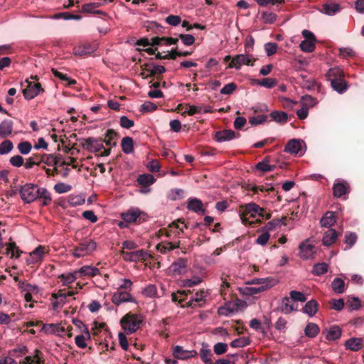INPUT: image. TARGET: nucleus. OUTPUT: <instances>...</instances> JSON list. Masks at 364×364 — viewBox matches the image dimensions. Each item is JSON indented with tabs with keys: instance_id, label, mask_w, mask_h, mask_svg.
<instances>
[{
	"instance_id": "nucleus-32",
	"label": "nucleus",
	"mask_w": 364,
	"mask_h": 364,
	"mask_svg": "<svg viewBox=\"0 0 364 364\" xmlns=\"http://www.w3.org/2000/svg\"><path fill=\"white\" fill-rule=\"evenodd\" d=\"M253 81L256 85L268 89L273 88L277 84V79L270 77L263 78L261 80L255 79Z\"/></svg>"
},
{
	"instance_id": "nucleus-30",
	"label": "nucleus",
	"mask_w": 364,
	"mask_h": 364,
	"mask_svg": "<svg viewBox=\"0 0 364 364\" xmlns=\"http://www.w3.org/2000/svg\"><path fill=\"white\" fill-rule=\"evenodd\" d=\"M186 266V259L180 258L171 264L170 269L172 273H182L185 271Z\"/></svg>"
},
{
	"instance_id": "nucleus-42",
	"label": "nucleus",
	"mask_w": 364,
	"mask_h": 364,
	"mask_svg": "<svg viewBox=\"0 0 364 364\" xmlns=\"http://www.w3.org/2000/svg\"><path fill=\"white\" fill-rule=\"evenodd\" d=\"M333 290L337 294H342L345 291L346 284L344 281L341 278H336L331 284Z\"/></svg>"
},
{
	"instance_id": "nucleus-35",
	"label": "nucleus",
	"mask_w": 364,
	"mask_h": 364,
	"mask_svg": "<svg viewBox=\"0 0 364 364\" xmlns=\"http://www.w3.org/2000/svg\"><path fill=\"white\" fill-rule=\"evenodd\" d=\"M319 327L314 323H309L304 330L305 335L309 338H314L319 333Z\"/></svg>"
},
{
	"instance_id": "nucleus-43",
	"label": "nucleus",
	"mask_w": 364,
	"mask_h": 364,
	"mask_svg": "<svg viewBox=\"0 0 364 364\" xmlns=\"http://www.w3.org/2000/svg\"><path fill=\"white\" fill-rule=\"evenodd\" d=\"M282 311L284 314H290L294 311L296 310L294 304H291L290 298L285 296L282 300Z\"/></svg>"
},
{
	"instance_id": "nucleus-22",
	"label": "nucleus",
	"mask_w": 364,
	"mask_h": 364,
	"mask_svg": "<svg viewBox=\"0 0 364 364\" xmlns=\"http://www.w3.org/2000/svg\"><path fill=\"white\" fill-rule=\"evenodd\" d=\"M338 237L336 230L330 228L326 231L322 238V243L325 246H330L333 244Z\"/></svg>"
},
{
	"instance_id": "nucleus-16",
	"label": "nucleus",
	"mask_w": 364,
	"mask_h": 364,
	"mask_svg": "<svg viewBox=\"0 0 364 364\" xmlns=\"http://www.w3.org/2000/svg\"><path fill=\"white\" fill-rule=\"evenodd\" d=\"M187 209L192 212L201 213L203 215L205 213L202 200L196 198H189L188 199Z\"/></svg>"
},
{
	"instance_id": "nucleus-57",
	"label": "nucleus",
	"mask_w": 364,
	"mask_h": 364,
	"mask_svg": "<svg viewBox=\"0 0 364 364\" xmlns=\"http://www.w3.org/2000/svg\"><path fill=\"white\" fill-rule=\"evenodd\" d=\"M264 49L267 56H271L276 53L278 49V45L274 42H267L264 45Z\"/></svg>"
},
{
	"instance_id": "nucleus-7",
	"label": "nucleus",
	"mask_w": 364,
	"mask_h": 364,
	"mask_svg": "<svg viewBox=\"0 0 364 364\" xmlns=\"http://www.w3.org/2000/svg\"><path fill=\"white\" fill-rule=\"evenodd\" d=\"M26 84L25 87L22 89V92L24 98L27 100L33 99L43 90L38 83L27 80Z\"/></svg>"
},
{
	"instance_id": "nucleus-6",
	"label": "nucleus",
	"mask_w": 364,
	"mask_h": 364,
	"mask_svg": "<svg viewBox=\"0 0 364 364\" xmlns=\"http://www.w3.org/2000/svg\"><path fill=\"white\" fill-rule=\"evenodd\" d=\"M97 247V243L92 240H85L77 246L73 252L75 257H82L93 252Z\"/></svg>"
},
{
	"instance_id": "nucleus-39",
	"label": "nucleus",
	"mask_w": 364,
	"mask_h": 364,
	"mask_svg": "<svg viewBox=\"0 0 364 364\" xmlns=\"http://www.w3.org/2000/svg\"><path fill=\"white\" fill-rule=\"evenodd\" d=\"M41 354V350L36 349L35 350V355L33 357L31 356H26L23 361L21 363L23 364H33V363H36L37 364H44V360H41L40 358V355Z\"/></svg>"
},
{
	"instance_id": "nucleus-23",
	"label": "nucleus",
	"mask_w": 364,
	"mask_h": 364,
	"mask_svg": "<svg viewBox=\"0 0 364 364\" xmlns=\"http://www.w3.org/2000/svg\"><path fill=\"white\" fill-rule=\"evenodd\" d=\"M318 309V301L315 299H311L306 303L302 311L309 316H313L317 313Z\"/></svg>"
},
{
	"instance_id": "nucleus-14",
	"label": "nucleus",
	"mask_w": 364,
	"mask_h": 364,
	"mask_svg": "<svg viewBox=\"0 0 364 364\" xmlns=\"http://www.w3.org/2000/svg\"><path fill=\"white\" fill-rule=\"evenodd\" d=\"M341 11V6L339 4L335 2L326 3L322 5L320 12L329 16H333L338 14Z\"/></svg>"
},
{
	"instance_id": "nucleus-51",
	"label": "nucleus",
	"mask_w": 364,
	"mask_h": 364,
	"mask_svg": "<svg viewBox=\"0 0 364 364\" xmlns=\"http://www.w3.org/2000/svg\"><path fill=\"white\" fill-rule=\"evenodd\" d=\"M250 344V339L247 337H240L233 340L230 343L232 348H242Z\"/></svg>"
},
{
	"instance_id": "nucleus-62",
	"label": "nucleus",
	"mask_w": 364,
	"mask_h": 364,
	"mask_svg": "<svg viewBox=\"0 0 364 364\" xmlns=\"http://www.w3.org/2000/svg\"><path fill=\"white\" fill-rule=\"evenodd\" d=\"M72 188L71 186L69 184H66L63 182L57 183L54 186V190L58 193H65L70 191Z\"/></svg>"
},
{
	"instance_id": "nucleus-40",
	"label": "nucleus",
	"mask_w": 364,
	"mask_h": 364,
	"mask_svg": "<svg viewBox=\"0 0 364 364\" xmlns=\"http://www.w3.org/2000/svg\"><path fill=\"white\" fill-rule=\"evenodd\" d=\"M190 293V290H178L177 292H173L171 294V299L173 302H178L179 304H181L186 299L188 294Z\"/></svg>"
},
{
	"instance_id": "nucleus-28",
	"label": "nucleus",
	"mask_w": 364,
	"mask_h": 364,
	"mask_svg": "<svg viewBox=\"0 0 364 364\" xmlns=\"http://www.w3.org/2000/svg\"><path fill=\"white\" fill-rule=\"evenodd\" d=\"M326 332V337L328 341H336L341 336V329L338 326H333L329 330H326L323 333Z\"/></svg>"
},
{
	"instance_id": "nucleus-60",
	"label": "nucleus",
	"mask_w": 364,
	"mask_h": 364,
	"mask_svg": "<svg viewBox=\"0 0 364 364\" xmlns=\"http://www.w3.org/2000/svg\"><path fill=\"white\" fill-rule=\"evenodd\" d=\"M289 296L294 301L305 302L306 301V296L301 291L295 290L291 291L289 292Z\"/></svg>"
},
{
	"instance_id": "nucleus-2",
	"label": "nucleus",
	"mask_w": 364,
	"mask_h": 364,
	"mask_svg": "<svg viewBox=\"0 0 364 364\" xmlns=\"http://www.w3.org/2000/svg\"><path fill=\"white\" fill-rule=\"evenodd\" d=\"M278 282L279 279L276 277L253 279L247 284H252L254 287H246L245 294L253 296L274 287Z\"/></svg>"
},
{
	"instance_id": "nucleus-61",
	"label": "nucleus",
	"mask_w": 364,
	"mask_h": 364,
	"mask_svg": "<svg viewBox=\"0 0 364 364\" xmlns=\"http://www.w3.org/2000/svg\"><path fill=\"white\" fill-rule=\"evenodd\" d=\"M301 102L305 107H314L316 105L317 101L315 98L309 95H306L301 97Z\"/></svg>"
},
{
	"instance_id": "nucleus-44",
	"label": "nucleus",
	"mask_w": 364,
	"mask_h": 364,
	"mask_svg": "<svg viewBox=\"0 0 364 364\" xmlns=\"http://www.w3.org/2000/svg\"><path fill=\"white\" fill-rule=\"evenodd\" d=\"M274 168L275 166L269 164L268 157L264 158L262 161L257 163L256 165V169L262 172L272 171Z\"/></svg>"
},
{
	"instance_id": "nucleus-3",
	"label": "nucleus",
	"mask_w": 364,
	"mask_h": 364,
	"mask_svg": "<svg viewBox=\"0 0 364 364\" xmlns=\"http://www.w3.org/2000/svg\"><path fill=\"white\" fill-rule=\"evenodd\" d=\"M141 320L136 314H127L120 321V324L124 331L127 333H134L141 323Z\"/></svg>"
},
{
	"instance_id": "nucleus-46",
	"label": "nucleus",
	"mask_w": 364,
	"mask_h": 364,
	"mask_svg": "<svg viewBox=\"0 0 364 364\" xmlns=\"http://www.w3.org/2000/svg\"><path fill=\"white\" fill-rule=\"evenodd\" d=\"M357 241V235L355 232H348L345 235L344 242L346 244L345 250L350 249Z\"/></svg>"
},
{
	"instance_id": "nucleus-24",
	"label": "nucleus",
	"mask_w": 364,
	"mask_h": 364,
	"mask_svg": "<svg viewBox=\"0 0 364 364\" xmlns=\"http://www.w3.org/2000/svg\"><path fill=\"white\" fill-rule=\"evenodd\" d=\"M147 252L143 250H138L136 251L127 252L124 257L127 260L135 262L144 259L147 256Z\"/></svg>"
},
{
	"instance_id": "nucleus-33",
	"label": "nucleus",
	"mask_w": 364,
	"mask_h": 364,
	"mask_svg": "<svg viewBox=\"0 0 364 364\" xmlns=\"http://www.w3.org/2000/svg\"><path fill=\"white\" fill-rule=\"evenodd\" d=\"M146 70L149 72V75L146 76V78L149 76H154L156 74H163L166 71V68L161 65L146 64Z\"/></svg>"
},
{
	"instance_id": "nucleus-8",
	"label": "nucleus",
	"mask_w": 364,
	"mask_h": 364,
	"mask_svg": "<svg viewBox=\"0 0 364 364\" xmlns=\"http://www.w3.org/2000/svg\"><path fill=\"white\" fill-rule=\"evenodd\" d=\"M350 192L349 186L343 180L336 179L333 186V195L336 198H341Z\"/></svg>"
},
{
	"instance_id": "nucleus-56",
	"label": "nucleus",
	"mask_w": 364,
	"mask_h": 364,
	"mask_svg": "<svg viewBox=\"0 0 364 364\" xmlns=\"http://www.w3.org/2000/svg\"><path fill=\"white\" fill-rule=\"evenodd\" d=\"M329 265L326 262H318L313 266L311 273H327Z\"/></svg>"
},
{
	"instance_id": "nucleus-9",
	"label": "nucleus",
	"mask_w": 364,
	"mask_h": 364,
	"mask_svg": "<svg viewBox=\"0 0 364 364\" xmlns=\"http://www.w3.org/2000/svg\"><path fill=\"white\" fill-rule=\"evenodd\" d=\"M82 146L84 149L91 153H95L104 149L103 143L95 137L87 138Z\"/></svg>"
},
{
	"instance_id": "nucleus-38",
	"label": "nucleus",
	"mask_w": 364,
	"mask_h": 364,
	"mask_svg": "<svg viewBox=\"0 0 364 364\" xmlns=\"http://www.w3.org/2000/svg\"><path fill=\"white\" fill-rule=\"evenodd\" d=\"M52 19H60L63 18L64 20H76L79 21L82 19V16L80 15L72 14L68 12H61L55 14L51 16Z\"/></svg>"
},
{
	"instance_id": "nucleus-12",
	"label": "nucleus",
	"mask_w": 364,
	"mask_h": 364,
	"mask_svg": "<svg viewBox=\"0 0 364 364\" xmlns=\"http://www.w3.org/2000/svg\"><path fill=\"white\" fill-rule=\"evenodd\" d=\"M173 355L177 359L185 360L196 356L198 353L195 350H184L183 347L180 346H176L173 347Z\"/></svg>"
},
{
	"instance_id": "nucleus-34",
	"label": "nucleus",
	"mask_w": 364,
	"mask_h": 364,
	"mask_svg": "<svg viewBox=\"0 0 364 364\" xmlns=\"http://www.w3.org/2000/svg\"><path fill=\"white\" fill-rule=\"evenodd\" d=\"M105 139L103 142L107 146H115L117 143L114 141L117 137V133L113 129H108L105 134Z\"/></svg>"
},
{
	"instance_id": "nucleus-36",
	"label": "nucleus",
	"mask_w": 364,
	"mask_h": 364,
	"mask_svg": "<svg viewBox=\"0 0 364 364\" xmlns=\"http://www.w3.org/2000/svg\"><path fill=\"white\" fill-rule=\"evenodd\" d=\"M178 244L175 245L171 242H163L157 245L156 248L159 252L161 253L165 254L168 252H170L177 247H178Z\"/></svg>"
},
{
	"instance_id": "nucleus-31",
	"label": "nucleus",
	"mask_w": 364,
	"mask_h": 364,
	"mask_svg": "<svg viewBox=\"0 0 364 364\" xmlns=\"http://www.w3.org/2000/svg\"><path fill=\"white\" fill-rule=\"evenodd\" d=\"M346 348L353 351H357L362 348L363 341L361 338H351L346 341L345 343Z\"/></svg>"
},
{
	"instance_id": "nucleus-1",
	"label": "nucleus",
	"mask_w": 364,
	"mask_h": 364,
	"mask_svg": "<svg viewBox=\"0 0 364 364\" xmlns=\"http://www.w3.org/2000/svg\"><path fill=\"white\" fill-rule=\"evenodd\" d=\"M19 193L21 200L25 203H31L36 199H39L42 206H47L52 201L50 193L46 188L39 187L33 183H26L21 186Z\"/></svg>"
},
{
	"instance_id": "nucleus-54",
	"label": "nucleus",
	"mask_w": 364,
	"mask_h": 364,
	"mask_svg": "<svg viewBox=\"0 0 364 364\" xmlns=\"http://www.w3.org/2000/svg\"><path fill=\"white\" fill-rule=\"evenodd\" d=\"M85 203V198L81 195H70L68 198V203L71 206H78Z\"/></svg>"
},
{
	"instance_id": "nucleus-18",
	"label": "nucleus",
	"mask_w": 364,
	"mask_h": 364,
	"mask_svg": "<svg viewBox=\"0 0 364 364\" xmlns=\"http://www.w3.org/2000/svg\"><path fill=\"white\" fill-rule=\"evenodd\" d=\"M235 137L236 136L235 132L231 129L218 131L215 133V139L218 142L228 141Z\"/></svg>"
},
{
	"instance_id": "nucleus-63",
	"label": "nucleus",
	"mask_w": 364,
	"mask_h": 364,
	"mask_svg": "<svg viewBox=\"0 0 364 364\" xmlns=\"http://www.w3.org/2000/svg\"><path fill=\"white\" fill-rule=\"evenodd\" d=\"M262 19L264 23L272 24L276 21L277 16L272 12L264 11L262 14Z\"/></svg>"
},
{
	"instance_id": "nucleus-47",
	"label": "nucleus",
	"mask_w": 364,
	"mask_h": 364,
	"mask_svg": "<svg viewBox=\"0 0 364 364\" xmlns=\"http://www.w3.org/2000/svg\"><path fill=\"white\" fill-rule=\"evenodd\" d=\"M245 211L248 213H251L252 216H255V214H259L262 215V213L263 209L257 204L255 203H247L245 206Z\"/></svg>"
},
{
	"instance_id": "nucleus-15",
	"label": "nucleus",
	"mask_w": 364,
	"mask_h": 364,
	"mask_svg": "<svg viewBox=\"0 0 364 364\" xmlns=\"http://www.w3.org/2000/svg\"><path fill=\"white\" fill-rule=\"evenodd\" d=\"M112 301L119 306L123 302H135V299L127 291H117L112 295Z\"/></svg>"
},
{
	"instance_id": "nucleus-19",
	"label": "nucleus",
	"mask_w": 364,
	"mask_h": 364,
	"mask_svg": "<svg viewBox=\"0 0 364 364\" xmlns=\"http://www.w3.org/2000/svg\"><path fill=\"white\" fill-rule=\"evenodd\" d=\"M14 123L11 120L4 119L0 123V136L2 138L10 136L13 131Z\"/></svg>"
},
{
	"instance_id": "nucleus-5",
	"label": "nucleus",
	"mask_w": 364,
	"mask_h": 364,
	"mask_svg": "<svg viewBox=\"0 0 364 364\" xmlns=\"http://www.w3.org/2000/svg\"><path fill=\"white\" fill-rule=\"evenodd\" d=\"M256 59L252 54H238L232 58L231 63L228 65L229 68H235L237 70H240L242 65H253V61Z\"/></svg>"
},
{
	"instance_id": "nucleus-55",
	"label": "nucleus",
	"mask_w": 364,
	"mask_h": 364,
	"mask_svg": "<svg viewBox=\"0 0 364 364\" xmlns=\"http://www.w3.org/2000/svg\"><path fill=\"white\" fill-rule=\"evenodd\" d=\"M17 148L21 154L27 155L31 152L32 149V145L29 141H25L20 142L18 144Z\"/></svg>"
},
{
	"instance_id": "nucleus-25",
	"label": "nucleus",
	"mask_w": 364,
	"mask_h": 364,
	"mask_svg": "<svg viewBox=\"0 0 364 364\" xmlns=\"http://www.w3.org/2000/svg\"><path fill=\"white\" fill-rule=\"evenodd\" d=\"M269 115L274 122L280 124H285L288 121V114L283 111L274 110Z\"/></svg>"
},
{
	"instance_id": "nucleus-59",
	"label": "nucleus",
	"mask_w": 364,
	"mask_h": 364,
	"mask_svg": "<svg viewBox=\"0 0 364 364\" xmlns=\"http://www.w3.org/2000/svg\"><path fill=\"white\" fill-rule=\"evenodd\" d=\"M157 109V105L150 101L144 102L140 107L139 111L141 112H153Z\"/></svg>"
},
{
	"instance_id": "nucleus-29",
	"label": "nucleus",
	"mask_w": 364,
	"mask_h": 364,
	"mask_svg": "<svg viewBox=\"0 0 364 364\" xmlns=\"http://www.w3.org/2000/svg\"><path fill=\"white\" fill-rule=\"evenodd\" d=\"M200 359L204 362L205 364H213L212 356L213 353L210 349L208 348V346L203 345L202 348L198 353Z\"/></svg>"
},
{
	"instance_id": "nucleus-37",
	"label": "nucleus",
	"mask_w": 364,
	"mask_h": 364,
	"mask_svg": "<svg viewBox=\"0 0 364 364\" xmlns=\"http://www.w3.org/2000/svg\"><path fill=\"white\" fill-rule=\"evenodd\" d=\"M343 77V72L337 67L329 69L326 73V77L330 82H332L333 79H339Z\"/></svg>"
},
{
	"instance_id": "nucleus-49",
	"label": "nucleus",
	"mask_w": 364,
	"mask_h": 364,
	"mask_svg": "<svg viewBox=\"0 0 364 364\" xmlns=\"http://www.w3.org/2000/svg\"><path fill=\"white\" fill-rule=\"evenodd\" d=\"M14 149V144L9 139H5L0 143V155H6Z\"/></svg>"
},
{
	"instance_id": "nucleus-20",
	"label": "nucleus",
	"mask_w": 364,
	"mask_h": 364,
	"mask_svg": "<svg viewBox=\"0 0 364 364\" xmlns=\"http://www.w3.org/2000/svg\"><path fill=\"white\" fill-rule=\"evenodd\" d=\"M331 87L333 90L337 92L338 94L344 93L348 88V85L343 77L339 79H333L331 82Z\"/></svg>"
},
{
	"instance_id": "nucleus-10",
	"label": "nucleus",
	"mask_w": 364,
	"mask_h": 364,
	"mask_svg": "<svg viewBox=\"0 0 364 364\" xmlns=\"http://www.w3.org/2000/svg\"><path fill=\"white\" fill-rule=\"evenodd\" d=\"M46 254V247L44 246L39 245L30 252L26 259V262L28 264H36L41 261Z\"/></svg>"
},
{
	"instance_id": "nucleus-53",
	"label": "nucleus",
	"mask_w": 364,
	"mask_h": 364,
	"mask_svg": "<svg viewBox=\"0 0 364 364\" xmlns=\"http://www.w3.org/2000/svg\"><path fill=\"white\" fill-rule=\"evenodd\" d=\"M269 237H270V235H269V232L262 228V230H261L260 235L258 236V237L257 238V240L255 241V243L257 245L264 246L267 243V242L269 239Z\"/></svg>"
},
{
	"instance_id": "nucleus-64",
	"label": "nucleus",
	"mask_w": 364,
	"mask_h": 364,
	"mask_svg": "<svg viewBox=\"0 0 364 364\" xmlns=\"http://www.w3.org/2000/svg\"><path fill=\"white\" fill-rule=\"evenodd\" d=\"M228 348V344L225 343H217L213 346L214 353L217 355H222L227 352Z\"/></svg>"
},
{
	"instance_id": "nucleus-17",
	"label": "nucleus",
	"mask_w": 364,
	"mask_h": 364,
	"mask_svg": "<svg viewBox=\"0 0 364 364\" xmlns=\"http://www.w3.org/2000/svg\"><path fill=\"white\" fill-rule=\"evenodd\" d=\"M96 50L95 45L85 43L75 46L73 48V54L77 56H84L90 55Z\"/></svg>"
},
{
	"instance_id": "nucleus-50",
	"label": "nucleus",
	"mask_w": 364,
	"mask_h": 364,
	"mask_svg": "<svg viewBox=\"0 0 364 364\" xmlns=\"http://www.w3.org/2000/svg\"><path fill=\"white\" fill-rule=\"evenodd\" d=\"M204 301V296L200 295V297H193L189 301H188L186 304H181V308L185 307H192L195 308L196 306H201L202 304L201 302Z\"/></svg>"
},
{
	"instance_id": "nucleus-41",
	"label": "nucleus",
	"mask_w": 364,
	"mask_h": 364,
	"mask_svg": "<svg viewBox=\"0 0 364 364\" xmlns=\"http://www.w3.org/2000/svg\"><path fill=\"white\" fill-rule=\"evenodd\" d=\"M155 181V178L149 173L140 174L137 178V182L142 186L152 185Z\"/></svg>"
},
{
	"instance_id": "nucleus-26",
	"label": "nucleus",
	"mask_w": 364,
	"mask_h": 364,
	"mask_svg": "<svg viewBox=\"0 0 364 364\" xmlns=\"http://www.w3.org/2000/svg\"><path fill=\"white\" fill-rule=\"evenodd\" d=\"M286 218L273 219L269 221L263 228L264 230L268 232L272 231L276 228H280L282 225H286Z\"/></svg>"
},
{
	"instance_id": "nucleus-13",
	"label": "nucleus",
	"mask_w": 364,
	"mask_h": 364,
	"mask_svg": "<svg viewBox=\"0 0 364 364\" xmlns=\"http://www.w3.org/2000/svg\"><path fill=\"white\" fill-rule=\"evenodd\" d=\"M141 214L143 212L138 208L132 207L127 211L122 213L121 217L125 222L132 223L136 222Z\"/></svg>"
},
{
	"instance_id": "nucleus-45",
	"label": "nucleus",
	"mask_w": 364,
	"mask_h": 364,
	"mask_svg": "<svg viewBox=\"0 0 364 364\" xmlns=\"http://www.w3.org/2000/svg\"><path fill=\"white\" fill-rule=\"evenodd\" d=\"M14 279L16 282H18V287L23 291L31 293L38 289V287L36 285H32L31 284H28V283H26L24 282L18 281V278L17 276H14Z\"/></svg>"
},
{
	"instance_id": "nucleus-11",
	"label": "nucleus",
	"mask_w": 364,
	"mask_h": 364,
	"mask_svg": "<svg viewBox=\"0 0 364 364\" xmlns=\"http://www.w3.org/2000/svg\"><path fill=\"white\" fill-rule=\"evenodd\" d=\"M302 144H304L303 140L292 139L286 144L284 151L291 154H299L301 153Z\"/></svg>"
},
{
	"instance_id": "nucleus-4",
	"label": "nucleus",
	"mask_w": 364,
	"mask_h": 364,
	"mask_svg": "<svg viewBox=\"0 0 364 364\" xmlns=\"http://www.w3.org/2000/svg\"><path fill=\"white\" fill-rule=\"evenodd\" d=\"M317 252V247L312 243L311 238H308L301 242L299 245V256L304 260L314 258Z\"/></svg>"
},
{
	"instance_id": "nucleus-27",
	"label": "nucleus",
	"mask_w": 364,
	"mask_h": 364,
	"mask_svg": "<svg viewBox=\"0 0 364 364\" xmlns=\"http://www.w3.org/2000/svg\"><path fill=\"white\" fill-rule=\"evenodd\" d=\"M122 151L126 154H130L134 151V141L130 136H125L121 142Z\"/></svg>"
},
{
	"instance_id": "nucleus-21",
	"label": "nucleus",
	"mask_w": 364,
	"mask_h": 364,
	"mask_svg": "<svg viewBox=\"0 0 364 364\" xmlns=\"http://www.w3.org/2000/svg\"><path fill=\"white\" fill-rule=\"evenodd\" d=\"M336 222L334 213L332 211H327L321 218L320 224L323 228H331Z\"/></svg>"
},
{
	"instance_id": "nucleus-52",
	"label": "nucleus",
	"mask_w": 364,
	"mask_h": 364,
	"mask_svg": "<svg viewBox=\"0 0 364 364\" xmlns=\"http://www.w3.org/2000/svg\"><path fill=\"white\" fill-rule=\"evenodd\" d=\"M267 115L265 114H259L257 116H252L249 118V123L252 126H257L259 124H262L267 122Z\"/></svg>"
},
{
	"instance_id": "nucleus-58",
	"label": "nucleus",
	"mask_w": 364,
	"mask_h": 364,
	"mask_svg": "<svg viewBox=\"0 0 364 364\" xmlns=\"http://www.w3.org/2000/svg\"><path fill=\"white\" fill-rule=\"evenodd\" d=\"M39 159V156L37 154L33 155L32 156L26 159V163L24 164L26 169H31L35 165H38L41 161Z\"/></svg>"
},
{
	"instance_id": "nucleus-48",
	"label": "nucleus",
	"mask_w": 364,
	"mask_h": 364,
	"mask_svg": "<svg viewBox=\"0 0 364 364\" xmlns=\"http://www.w3.org/2000/svg\"><path fill=\"white\" fill-rule=\"evenodd\" d=\"M316 42V41H311V40L310 41L303 40L300 43L299 47L303 52L311 53L315 50V48H316L315 43Z\"/></svg>"
}]
</instances>
